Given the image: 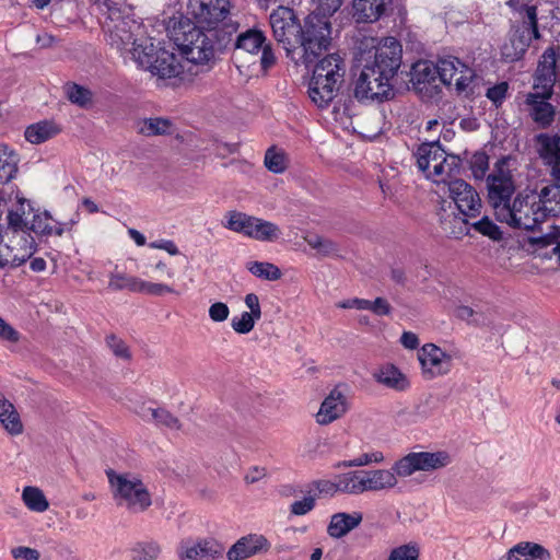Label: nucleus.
I'll return each mask as SVG.
<instances>
[{
	"instance_id": "obj_52",
	"label": "nucleus",
	"mask_w": 560,
	"mask_h": 560,
	"mask_svg": "<svg viewBox=\"0 0 560 560\" xmlns=\"http://www.w3.org/2000/svg\"><path fill=\"white\" fill-rule=\"evenodd\" d=\"M476 232L489 236L490 238L497 241L501 238V231L498 225L490 220L488 217H483L480 220L469 224Z\"/></svg>"
},
{
	"instance_id": "obj_40",
	"label": "nucleus",
	"mask_w": 560,
	"mask_h": 560,
	"mask_svg": "<svg viewBox=\"0 0 560 560\" xmlns=\"http://www.w3.org/2000/svg\"><path fill=\"white\" fill-rule=\"evenodd\" d=\"M469 218L464 215H447L446 218L441 219L442 230L454 238H459L463 235L469 233L470 226L468 222Z\"/></svg>"
},
{
	"instance_id": "obj_8",
	"label": "nucleus",
	"mask_w": 560,
	"mask_h": 560,
	"mask_svg": "<svg viewBox=\"0 0 560 560\" xmlns=\"http://www.w3.org/2000/svg\"><path fill=\"white\" fill-rule=\"evenodd\" d=\"M346 62L334 52L319 59L313 69L308 84V96L318 108H327L343 82Z\"/></svg>"
},
{
	"instance_id": "obj_50",
	"label": "nucleus",
	"mask_w": 560,
	"mask_h": 560,
	"mask_svg": "<svg viewBox=\"0 0 560 560\" xmlns=\"http://www.w3.org/2000/svg\"><path fill=\"white\" fill-rule=\"evenodd\" d=\"M419 546L416 542H410L392 549L388 560H419Z\"/></svg>"
},
{
	"instance_id": "obj_10",
	"label": "nucleus",
	"mask_w": 560,
	"mask_h": 560,
	"mask_svg": "<svg viewBox=\"0 0 560 560\" xmlns=\"http://www.w3.org/2000/svg\"><path fill=\"white\" fill-rule=\"evenodd\" d=\"M417 166L424 176L436 183L446 184L460 170V159L447 154L439 142L422 143L415 153Z\"/></svg>"
},
{
	"instance_id": "obj_16",
	"label": "nucleus",
	"mask_w": 560,
	"mask_h": 560,
	"mask_svg": "<svg viewBox=\"0 0 560 560\" xmlns=\"http://www.w3.org/2000/svg\"><path fill=\"white\" fill-rule=\"evenodd\" d=\"M448 186L450 197L456 205L459 213L466 218H476L480 214L482 203L476 189L463 179L452 178Z\"/></svg>"
},
{
	"instance_id": "obj_3",
	"label": "nucleus",
	"mask_w": 560,
	"mask_h": 560,
	"mask_svg": "<svg viewBox=\"0 0 560 560\" xmlns=\"http://www.w3.org/2000/svg\"><path fill=\"white\" fill-rule=\"evenodd\" d=\"M219 23L213 26L201 24L186 10L178 18L173 16L170 20L167 31L170 38L187 61L191 65L205 66L213 62L220 50L218 37L211 33Z\"/></svg>"
},
{
	"instance_id": "obj_21",
	"label": "nucleus",
	"mask_w": 560,
	"mask_h": 560,
	"mask_svg": "<svg viewBox=\"0 0 560 560\" xmlns=\"http://www.w3.org/2000/svg\"><path fill=\"white\" fill-rule=\"evenodd\" d=\"M345 389V385H337L323 400L319 410L316 413V422L318 424H329L346 413L347 399Z\"/></svg>"
},
{
	"instance_id": "obj_7",
	"label": "nucleus",
	"mask_w": 560,
	"mask_h": 560,
	"mask_svg": "<svg viewBox=\"0 0 560 560\" xmlns=\"http://www.w3.org/2000/svg\"><path fill=\"white\" fill-rule=\"evenodd\" d=\"M508 5L513 12V26L509 39L501 47L504 62H514L523 58L532 39H538L537 8L521 0H509Z\"/></svg>"
},
{
	"instance_id": "obj_44",
	"label": "nucleus",
	"mask_w": 560,
	"mask_h": 560,
	"mask_svg": "<svg viewBox=\"0 0 560 560\" xmlns=\"http://www.w3.org/2000/svg\"><path fill=\"white\" fill-rule=\"evenodd\" d=\"M140 278L127 276L122 272H110L109 275V289L114 291L129 290L131 292H138Z\"/></svg>"
},
{
	"instance_id": "obj_12",
	"label": "nucleus",
	"mask_w": 560,
	"mask_h": 560,
	"mask_svg": "<svg viewBox=\"0 0 560 560\" xmlns=\"http://www.w3.org/2000/svg\"><path fill=\"white\" fill-rule=\"evenodd\" d=\"M489 201L494 210L495 218L506 215V208L513 202L515 192L513 176L509 168L508 160H499L492 172L487 177Z\"/></svg>"
},
{
	"instance_id": "obj_64",
	"label": "nucleus",
	"mask_w": 560,
	"mask_h": 560,
	"mask_svg": "<svg viewBox=\"0 0 560 560\" xmlns=\"http://www.w3.org/2000/svg\"><path fill=\"white\" fill-rule=\"evenodd\" d=\"M229 307L222 302L212 304L209 308V316L213 322H223L229 316Z\"/></svg>"
},
{
	"instance_id": "obj_35",
	"label": "nucleus",
	"mask_w": 560,
	"mask_h": 560,
	"mask_svg": "<svg viewBox=\"0 0 560 560\" xmlns=\"http://www.w3.org/2000/svg\"><path fill=\"white\" fill-rule=\"evenodd\" d=\"M388 38L389 37H385L378 42L375 37L363 36L360 40H358L355 46V61L362 67H364V63L372 65L375 52L381 46L385 44Z\"/></svg>"
},
{
	"instance_id": "obj_27",
	"label": "nucleus",
	"mask_w": 560,
	"mask_h": 560,
	"mask_svg": "<svg viewBox=\"0 0 560 560\" xmlns=\"http://www.w3.org/2000/svg\"><path fill=\"white\" fill-rule=\"evenodd\" d=\"M500 560H551V556L537 542L522 541L510 548Z\"/></svg>"
},
{
	"instance_id": "obj_23",
	"label": "nucleus",
	"mask_w": 560,
	"mask_h": 560,
	"mask_svg": "<svg viewBox=\"0 0 560 560\" xmlns=\"http://www.w3.org/2000/svg\"><path fill=\"white\" fill-rule=\"evenodd\" d=\"M266 39L261 31L257 28L247 30V52L255 56L261 51L258 60L261 74H265L276 63V56L271 45L266 43Z\"/></svg>"
},
{
	"instance_id": "obj_61",
	"label": "nucleus",
	"mask_w": 560,
	"mask_h": 560,
	"mask_svg": "<svg viewBox=\"0 0 560 560\" xmlns=\"http://www.w3.org/2000/svg\"><path fill=\"white\" fill-rule=\"evenodd\" d=\"M312 487L319 494L334 495L335 493L339 492V488H338L336 478H335V480H326V479L316 480L312 483Z\"/></svg>"
},
{
	"instance_id": "obj_26",
	"label": "nucleus",
	"mask_w": 560,
	"mask_h": 560,
	"mask_svg": "<svg viewBox=\"0 0 560 560\" xmlns=\"http://www.w3.org/2000/svg\"><path fill=\"white\" fill-rule=\"evenodd\" d=\"M363 520L361 512L354 511L352 513L339 512L335 513L330 517V522L327 526V534L331 538H342L351 530L357 528Z\"/></svg>"
},
{
	"instance_id": "obj_38",
	"label": "nucleus",
	"mask_w": 560,
	"mask_h": 560,
	"mask_svg": "<svg viewBox=\"0 0 560 560\" xmlns=\"http://www.w3.org/2000/svg\"><path fill=\"white\" fill-rule=\"evenodd\" d=\"M140 416L149 421H154L158 425H164L172 430H178L180 428L178 419L164 408H142L139 411Z\"/></svg>"
},
{
	"instance_id": "obj_25",
	"label": "nucleus",
	"mask_w": 560,
	"mask_h": 560,
	"mask_svg": "<svg viewBox=\"0 0 560 560\" xmlns=\"http://www.w3.org/2000/svg\"><path fill=\"white\" fill-rule=\"evenodd\" d=\"M224 546L214 539H205L182 552V560H218L224 553Z\"/></svg>"
},
{
	"instance_id": "obj_63",
	"label": "nucleus",
	"mask_w": 560,
	"mask_h": 560,
	"mask_svg": "<svg viewBox=\"0 0 560 560\" xmlns=\"http://www.w3.org/2000/svg\"><path fill=\"white\" fill-rule=\"evenodd\" d=\"M0 339L9 342H18L20 334L0 316Z\"/></svg>"
},
{
	"instance_id": "obj_45",
	"label": "nucleus",
	"mask_w": 560,
	"mask_h": 560,
	"mask_svg": "<svg viewBox=\"0 0 560 560\" xmlns=\"http://www.w3.org/2000/svg\"><path fill=\"white\" fill-rule=\"evenodd\" d=\"M384 454L380 451H373L369 453H363L360 456L350 459L343 460L337 464L338 468H349V467H363L371 464H380L384 462Z\"/></svg>"
},
{
	"instance_id": "obj_5",
	"label": "nucleus",
	"mask_w": 560,
	"mask_h": 560,
	"mask_svg": "<svg viewBox=\"0 0 560 560\" xmlns=\"http://www.w3.org/2000/svg\"><path fill=\"white\" fill-rule=\"evenodd\" d=\"M451 464V456L444 451L412 452L398 459L390 469L366 470L371 492L387 491L395 488L398 477L406 478L416 471H431Z\"/></svg>"
},
{
	"instance_id": "obj_62",
	"label": "nucleus",
	"mask_w": 560,
	"mask_h": 560,
	"mask_svg": "<svg viewBox=\"0 0 560 560\" xmlns=\"http://www.w3.org/2000/svg\"><path fill=\"white\" fill-rule=\"evenodd\" d=\"M11 555L15 560H39V552L30 547H15L11 550Z\"/></svg>"
},
{
	"instance_id": "obj_14",
	"label": "nucleus",
	"mask_w": 560,
	"mask_h": 560,
	"mask_svg": "<svg viewBox=\"0 0 560 560\" xmlns=\"http://www.w3.org/2000/svg\"><path fill=\"white\" fill-rule=\"evenodd\" d=\"M0 211L8 212V230L22 232L28 224L33 207L18 190L0 189Z\"/></svg>"
},
{
	"instance_id": "obj_51",
	"label": "nucleus",
	"mask_w": 560,
	"mask_h": 560,
	"mask_svg": "<svg viewBox=\"0 0 560 560\" xmlns=\"http://www.w3.org/2000/svg\"><path fill=\"white\" fill-rule=\"evenodd\" d=\"M339 492L358 494V470L339 474L336 476Z\"/></svg>"
},
{
	"instance_id": "obj_56",
	"label": "nucleus",
	"mask_w": 560,
	"mask_h": 560,
	"mask_svg": "<svg viewBox=\"0 0 560 560\" xmlns=\"http://www.w3.org/2000/svg\"><path fill=\"white\" fill-rule=\"evenodd\" d=\"M315 504H316V494H308V495H305L301 500L294 501L290 505V512H291V514L296 515V516L306 515L307 513H310L311 511L314 510Z\"/></svg>"
},
{
	"instance_id": "obj_29",
	"label": "nucleus",
	"mask_w": 560,
	"mask_h": 560,
	"mask_svg": "<svg viewBox=\"0 0 560 560\" xmlns=\"http://www.w3.org/2000/svg\"><path fill=\"white\" fill-rule=\"evenodd\" d=\"M385 0H353V18L358 23L376 22L385 11Z\"/></svg>"
},
{
	"instance_id": "obj_58",
	"label": "nucleus",
	"mask_w": 560,
	"mask_h": 560,
	"mask_svg": "<svg viewBox=\"0 0 560 560\" xmlns=\"http://www.w3.org/2000/svg\"><path fill=\"white\" fill-rule=\"evenodd\" d=\"M315 5V13L331 16L342 4V0H312Z\"/></svg>"
},
{
	"instance_id": "obj_42",
	"label": "nucleus",
	"mask_w": 560,
	"mask_h": 560,
	"mask_svg": "<svg viewBox=\"0 0 560 560\" xmlns=\"http://www.w3.org/2000/svg\"><path fill=\"white\" fill-rule=\"evenodd\" d=\"M24 504L34 512H45L49 508V503L44 492L36 487H25L22 492Z\"/></svg>"
},
{
	"instance_id": "obj_54",
	"label": "nucleus",
	"mask_w": 560,
	"mask_h": 560,
	"mask_svg": "<svg viewBox=\"0 0 560 560\" xmlns=\"http://www.w3.org/2000/svg\"><path fill=\"white\" fill-rule=\"evenodd\" d=\"M137 293H145L150 295L161 296L165 293H176V291L171 285L164 283L149 282L140 279Z\"/></svg>"
},
{
	"instance_id": "obj_32",
	"label": "nucleus",
	"mask_w": 560,
	"mask_h": 560,
	"mask_svg": "<svg viewBox=\"0 0 560 560\" xmlns=\"http://www.w3.org/2000/svg\"><path fill=\"white\" fill-rule=\"evenodd\" d=\"M540 155L546 164L551 166V176L555 180V185H550L549 187H557L559 189L557 199L560 200V140L547 139L544 141Z\"/></svg>"
},
{
	"instance_id": "obj_11",
	"label": "nucleus",
	"mask_w": 560,
	"mask_h": 560,
	"mask_svg": "<svg viewBox=\"0 0 560 560\" xmlns=\"http://www.w3.org/2000/svg\"><path fill=\"white\" fill-rule=\"evenodd\" d=\"M113 498L118 506L126 508L132 513L144 512L151 504V494L137 476L118 474L113 469L106 470Z\"/></svg>"
},
{
	"instance_id": "obj_43",
	"label": "nucleus",
	"mask_w": 560,
	"mask_h": 560,
	"mask_svg": "<svg viewBox=\"0 0 560 560\" xmlns=\"http://www.w3.org/2000/svg\"><path fill=\"white\" fill-rule=\"evenodd\" d=\"M247 270L255 277L266 281H276L282 276L281 270L268 261H252L247 264Z\"/></svg>"
},
{
	"instance_id": "obj_9",
	"label": "nucleus",
	"mask_w": 560,
	"mask_h": 560,
	"mask_svg": "<svg viewBox=\"0 0 560 560\" xmlns=\"http://www.w3.org/2000/svg\"><path fill=\"white\" fill-rule=\"evenodd\" d=\"M331 26L329 18L312 12L300 26L295 52L292 57L295 63L310 67L318 60L324 50H327L331 42Z\"/></svg>"
},
{
	"instance_id": "obj_17",
	"label": "nucleus",
	"mask_w": 560,
	"mask_h": 560,
	"mask_svg": "<svg viewBox=\"0 0 560 560\" xmlns=\"http://www.w3.org/2000/svg\"><path fill=\"white\" fill-rule=\"evenodd\" d=\"M418 360L425 380L446 375L452 369V355L433 343H425L419 350Z\"/></svg>"
},
{
	"instance_id": "obj_30",
	"label": "nucleus",
	"mask_w": 560,
	"mask_h": 560,
	"mask_svg": "<svg viewBox=\"0 0 560 560\" xmlns=\"http://www.w3.org/2000/svg\"><path fill=\"white\" fill-rule=\"evenodd\" d=\"M530 244L545 258H556L560 262V229L551 226V230L540 236L530 237Z\"/></svg>"
},
{
	"instance_id": "obj_28",
	"label": "nucleus",
	"mask_w": 560,
	"mask_h": 560,
	"mask_svg": "<svg viewBox=\"0 0 560 560\" xmlns=\"http://www.w3.org/2000/svg\"><path fill=\"white\" fill-rule=\"evenodd\" d=\"M551 95L545 96L544 90L529 93L526 103L532 108V117L542 126H548L553 120L555 109L547 100Z\"/></svg>"
},
{
	"instance_id": "obj_2",
	"label": "nucleus",
	"mask_w": 560,
	"mask_h": 560,
	"mask_svg": "<svg viewBox=\"0 0 560 560\" xmlns=\"http://www.w3.org/2000/svg\"><path fill=\"white\" fill-rule=\"evenodd\" d=\"M402 48L389 37L375 52L372 65L364 63L354 81L353 95L361 103L384 102L394 96L392 81L401 65Z\"/></svg>"
},
{
	"instance_id": "obj_19",
	"label": "nucleus",
	"mask_w": 560,
	"mask_h": 560,
	"mask_svg": "<svg viewBox=\"0 0 560 560\" xmlns=\"http://www.w3.org/2000/svg\"><path fill=\"white\" fill-rule=\"evenodd\" d=\"M187 13L197 22L213 26L229 13V0H187Z\"/></svg>"
},
{
	"instance_id": "obj_60",
	"label": "nucleus",
	"mask_w": 560,
	"mask_h": 560,
	"mask_svg": "<svg viewBox=\"0 0 560 560\" xmlns=\"http://www.w3.org/2000/svg\"><path fill=\"white\" fill-rule=\"evenodd\" d=\"M224 226L234 232L245 231V215L237 211H229Z\"/></svg>"
},
{
	"instance_id": "obj_36",
	"label": "nucleus",
	"mask_w": 560,
	"mask_h": 560,
	"mask_svg": "<svg viewBox=\"0 0 560 560\" xmlns=\"http://www.w3.org/2000/svg\"><path fill=\"white\" fill-rule=\"evenodd\" d=\"M19 156L8 145H0V183H8L18 173Z\"/></svg>"
},
{
	"instance_id": "obj_13",
	"label": "nucleus",
	"mask_w": 560,
	"mask_h": 560,
	"mask_svg": "<svg viewBox=\"0 0 560 560\" xmlns=\"http://www.w3.org/2000/svg\"><path fill=\"white\" fill-rule=\"evenodd\" d=\"M270 25L275 37L283 45L287 55L292 59L296 42H301V37H298L301 24L294 11L289 8L279 7L270 15Z\"/></svg>"
},
{
	"instance_id": "obj_24",
	"label": "nucleus",
	"mask_w": 560,
	"mask_h": 560,
	"mask_svg": "<svg viewBox=\"0 0 560 560\" xmlns=\"http://www.w3.org/2000/svg\"><path fill=\"white\" fill-rule=\"evenodd\" d=\"M372 376L377 384L395 392H406L410 388L408 376L393 363L380 365Z\"/></svg>"
},
{
	"instance_id": "obj_37",
	"label": "nucleus",
	"mask_w": 560,
	"mask_h": 560,
	"mask_svg": "<svg viewBox=\"0 0 560 560\" xmlns=\"http://www.w3.org/2000/svg\"><path fill=\"white\" fill-rule=\"evenodd\" d=\"M412 82L415 84H432L439 79L438 62L420 60L412 66Z\"/></svg>"
},
{
	"instance_id": "obj_31",
	"label": "nucleus",
	"mask_w": 560,
	"mask_h": 560,
	"mask_svg": "<svg viewBox=\"0 0 560 560\" xmlns=\"http://www.w3.org/2000/svg\"><path fill=\"white\" fill-rule=\"evenodd\" d=\"M280 236V229L270 221L256 217H247V237L260 242H273Z\"/></svg>"
},
{
	"instance_id": "obj_57",
	"label": "nucleus",
	"mask_w": 560,
	"mask_h": 560,
	"mask_svg": "<svg viewBox=\"0 0 560 560\" xmlns=\"http://www.w3.org/2000/svg\"><path fill=\"white\" fill-rule=\"evenodd\" d=\"M247 334L253 329L256 320L261 316L259 300L256 294H247Z\"/></svg>"
},
{
	"instance_id": "obj_59",
	"label": "nucleus",
	"mask_w": 560,
	"mask_h": 560,
	"mask_svg": "<svg viewBox=\"0 0 560 560\" xmlns=\"http://www.w3.org/2000/svg\"><path fill=\"white\" fill-rule=\"evenodd\" d=\"M508 90L509 84L506 82H501L492 88H489L487 90L486 96L498 107L506 98Z\"/></svg>"
},
{
	"instance_id": "obj_4",
	"label": "nucleus",
	"mask_w": 560,
	"mask_h": 560,
	"mask_svg": "<svg viewBox=\"0 0 560 560\" xmlns=\"http://www.w3.org/2000/svg\"><path fill=\"white\" fill-rule=\"evenodd\" d=\"M219 23L213 26L201 24L186 10L178 18L173 16L170 20L167 31L170 38L187 61L191 65L205 66L213 62L220 50L218 37L211 33Z\"/></svg>"
},
{
	"instance_id": "obj_55",
	"label": "nucleus",
	"mask_w": 560,
	"mask_h": 560,
	"mask_svg": "<svg viewBox=\"0 0 560 560\" xmlns=\"http://www.w3.org/2000/svg\"><path fill=\"white\" fill-rule=\"evenodd\" d=\"M304 240L310 247L322 254H329L336 248L331 241L318 234H307Z\"/></svg>"
},
{
	"instance_id": "obj_41",
	"label": "nucleus",
	"mask_w": 560,
	"mask_h": 560,
	"mask_svg": "<svg viewBox=\"0 0 560 560\" xmlns=\"http://www.w3.org/2000/svg\"><path fill=\"white\" fill-rule=\"evenodd\" d=\"M265 166L275 174L283 173L289 165V159L282 149L270 147L264 159Z\"/></svg>"
},
{
	"instance_id": "obj_33",
	"label": "nucleus",
	"mask_w": 560,
	"mask_h": 560,
	"mask_svg": "<svg viewBox=\"0 0 560 560\" xmlns=\"http://www.w3.org/2000/svg\"><path fill=\"white\" fill-rule=\"evenodd\" d=\"M60 132V128L51 120H42L25 129V139L33 143H43Z\"/></svg>"
},
{
	"instance_id": "obj_20",
	"label": "nucleus",
	"mask_w": 560,
	"mask_h": 560,
	"mask_svg": "<svg viewBox=\"0 0 560 560\" xmlns=\"http://www.w3.org/2000/svg\"><path fill=\"white\" fill-rule=\"evenodd\" d=\"M77 222L78 219L60 222L54 219L48 211L36 212L33 209V212L28 219V224L25 226V232L28 233L31 231L35 234L44 236H61L66 231H70L72 226L77 224Z\"/></svg>"
},
{
	"instance_id": "obj_1",
	"label": "nucleus",
	"mask_w": 560,
	"mask_h": 560,
	"mask_svg": "<svg viewBox=\"0 0 560 560\" xmlns=\"http://www.w3.org/2000/svg\"><path fill=\"white\" fill-rule=\"evenodd\" d=\"M105 5L107 15L103 28L110 46L159 78H174L183 72L182 62L173 51L156 47L151 37L144 36L143 25L132 18L129 8L110 1Z\"/></svg>"
},
{
	"instance_id": "obj_34",
	"label": "nucleus",
	"mask_w": 560,
	"mask_h": 560,
	"mask_svg": "<svg viewBox=\"0 0 560 560\" xmlns=\"http://www.w3.org/2000/svg\"><path fill=\"white\" fill-rule=\"evenodd\" d=\"M0 423L12 435L21 434L23 424L14 406L0 395Z\"/></svg>"
},
{
	"instance_id": "obj_48",
	"label": "nucleus",
	"mask_w": 560,
	"mask_h": 560,
	"mask_svg": "<svg viewBox=\"0 0 560 560\" xmlns=\"http://www.w3.org/2000/svg\"><path fill=\"white\" fill-rule=\"evenodd\" d=\"M469 168L476 179H483L489 170V156L485 152H475L469 160Z\"/></svg>"
},
{
	"instance_id": "obj_39",
	"label": "nucleus",
	"mask_w": 560,
	"mask_h": 560,
	"mask_svg": "<svg viewBox=\"0 0 560 560\" xmlns=\"http://www.w3.org/2000/svg\"><path fill=\"white\" fill-rule=\"evenodd\" d=\"M172 126V121L166 118H145L138 124V130L141 135L147 137L161 136L171 133Z\"/></svg>"
},
{
	"instance_id": "obj_53",
	"label": "nucleus",
	"mask_w": 560,
	"mask_h": 560,
	"mask_svg": "<svg viewBox=\"0 0 560 560\" xmlns=\"http://www.w3.org/2000/svg\"><path fill=\"white\" fill-rule=\"evenodd\" d=\"M106 345L113 352V354L124 361H129L131 359V352L127 343L118 338L115 335H109L106 337Z\"/></svg>"
},
{
	"instance_id": "obj_47",
	"label": "nucleus",
	"mask_w": 560,
	"mask_h": 560,
	"mask_svg": "<svg viewBox=\"0 0 560 560\" xmlns=\"http://www.w3.org/2000/svg\"><path fill=\"white\" fill-rule=\"evenodd\" d=\"M160 551V546L154 541L137 542L131 549V557L133 560H155Z\"/></svg>"
},
{
	"instance_id": "obj_46",
	"label": "nucleus",
	"mask_w": 560,
	"mask_h": 560,
	"mask_svg": "<svg viewBox=\"0 0 560 560\" xmlns=\"http://www.w3.org/2000/svg\"><path fill=\"white\" fill-rule=\"evenodd\" d=\"M66 94L72 104L80 107H86L92 102L91 91L75 83L66 86Z\"/></svg>"
},
{
	"instance_id": "obj_18",
	"label": "nucleus",
	"mask_w": 560,
	"mask_h": 560,
	"mask_svg": "<svg viewBox=\"0 0 560 560\" xmlns=\"http://www.w3.org/2000/svg\"><path fill=\"white\" fill-rule=\"evenodd\" d=\"M559 59L560 46L552 44L544 51L538 63L534 89L544 90L545 96L552 94V88L559 79Z\"/></svg>"
},
{
	"instance_id": "obj_6",
	"label": "nucleus",
	"mask_w": 560,
	"mask_h": 560,
	"mask_svg": "<svg viewBox=\"0 0 560 560\" xmlns=\"http://www.w3.org/2000/svg\"><path fill=\"white\" fill-rule=\"evenodd\" d=\"M559 189L557 187H544L538 196L516 197L506 208V215L499 214L497 220L512 228L523 230L537 229L549 215H556L559 209L552 206L557 202Z\"/></svg>"
},
{
	"instance_id": "obj_49",
	"label": "nucleus",
	"mask_w": 560,
	"mask_h": 560,
	"mask_svg": "<svg viewBox=\"0 0 560 560\" xmlns=\"http://www.w3.org/2000/svg\"><path fill=\"white\" fill-rule=\"evenodd\" d=\"M270 547V541L264 535H247V557L265 555L269 551Z\"/></svg>"
},
{
	"instance_id": "obj_22",
	"label": "nucleus",
	"mask_w": 560,
	"mask_h": 560,
	"mask_svg": "<svg viewBox=\"0 0 560 560\" xmlns=\"http://www.w3.org/2000/svg\"><path fill=\"white\" fill-rule=\"evenodd\" d=\"M8 238L9 249L11 253V266L18 267L24 264L36 250V244L34 237L25 231L15 232L10 230L5 232Z\"/></svg>"
},
{
	"instance_id": "obj_15",
	"label": "nucleus",
	"mask_w": 560,
	"mask_h": 560,
	"mask_svg": "<svg viewBox=\"0 0 560 560\" xmlns=\"http://www.w3.org/2000/svg\"><path fill=\"white\" fill-rule=\"evenodd\" d=\"M439 80L451 85L455 82L458 93L466 92L475 79V71L455 56H445L438 60Z\"/></svg>"
}]
</instances>
